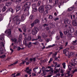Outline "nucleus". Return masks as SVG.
I'll return each mask as SVG.
<instances>
[{"instance_id": "1", "label": "nucleus", "mask_w": 77, "mask_h": 77, "mask_svg": "<svg viewBox=\"0 0 77 77\" xmlns=\"http://www.w3.org/2000/svg\"><path fill=\"white\" fill-rule=\"evenodd\" d=\"M30 5H31V2H27L26 3L24 4L23 7L24 8L23 11L24 12L29 11Z\"/></svg>"}, {"instance_id": "2", "label": "nucleus", "mask_w": 77, "mask_h": 77, "mask_svg": "<svg viewBox=\"0 0 77 77\" xmlns=\"http://www.w3.org/2000/svg\"><path fill=\"white\" fill-rule=\"evenodd\" d=\"M63 53L65 54V55L66 56H68V57H71V56H73L74 55V53L72 52L69 53L68 51H67L66 49H64L63 50Z\"/></svg>"}, {"instance_id": "3", "label": "nucleus", "mask_w": 77, "mask_h": 77, "mask_svg": "<svg viewBox=\"0 0 77 77\" xmlns=\"http://www.w3.org/2000/svg\"><path fill=\"white\" fill-rule=\"evenodd\" d=\"M32 35H35L39 32V28L38 27L35 26L33 30H32Z\"/></svg>"}, {"instance_id": "4", "label": "nucleus", "mask_w": 77, "mask_h": 77, "mask_svg": "<svg viewBox=\"0 0 77 77\" xmlns=\"http://www.w3.org/2000/svg\"><path fill=\"white\" fill-rule=\"evenodd\" d=\"M38 11L41 14L44 12V6L42 5L39 7Z\"/></svg>"}, {"instance_id": "5", "label": "nucleus", "mask_w": 77, "mask_h": 77, "mask_svg": "<svg viewBox=\"0 0 77 77\" xmlns=\"http://www.w3.org/2000/svg\"><path fill=\"white\" fill-rule=\"evenodd\" d=\"M5 33H7L8 36H11V29H7L5 31Z\"/></svg>"}, {"instance_id": "6", "label": "nucleus", "mask_w": 77, "mask_h": 77, "mask_svg": "<svg viewBox=\"0 0 77 77\" xmlns=\"http://www.w3.org/2000/svg\"><path fill=\"white\" fill-rule=\"evenodd\" d=\"M64 22L65 24H69L71 23V20L66 18L64 20Z\"/></svg>"}, {"instance_id": "7", "label": "nucleus", "mask_w": 77, "mask_h": 77, "mask_svg": "<svg viewBox=\"0 0 77 77\" xmlns=\"http://www.w3.org/2000/svg\"><path fill=\"white\" fill-rule=\"evenodd\" d=\"M45 8L47 10H50V9H51L53 8V6L51 5H48L46 6Z\"/></svg>"}, {"instance_id": "8", "label": "nucleus", "mask_w": 77, "mask_h": 77, "mask_svg": "<svg viewBox=\"0 0 77 77\" xmlns=\"http://www.w3.org/2000/svg\"><path fill=\"white\" fill-rule=\"evenodd\" d=\"M33 22L35 24H37L39 23L40 21L38 20V19H37L35 20Z\"/></svg>"}, {"instance_id": "9", "label": "nucleus", "mask_w": 77, "mask_h": 77, "mask_svg": "<svg viewBox=\"0 0 77 77\" xmlns=\"http://www.w3.org/2000/svg\"><path fill=\"white\" fill-rule=\"evenodd\" d=\"M0 41H5V36L4 35L2 34L0 37Z\"/></svg>"}, {"instance_id": "10", "label": "nucleus", "mask_w": 77, "mask_h": 77, "mask_svg": "<svg viewBox=\"0 0 77 77\" xmlns=\"http://www.w3.org/2000/svg\"><path fill=\"white\" fill-rule=\"evenodd\" d=\"M54 72V70H53V68H51L49 69V72L50 74L52 75L53 74V72Z\"/></svg>"}, {"instance_id": "11", "label": "nucleus", "mask_w": 77, "mask_h": 77, "mask_svg": "<svg viewBox=\"0 0 77 77\" xmlns=\"http://www.w3.org/2000/svg\"><path fill=\"white\" fill-rule=\"evenodd\" d=\"M29 60L31 61L30 63H32V62L33 61V62H36V57H34L33 58H29Z\"/></svg>"}, {"instance_id": "12", "label": "nucleus", "mask_w": 77, "mask_h": 77, "mask_svg": "<svg viewBox=\"0 0 77 77\" xmlns=\"http://www.w3.org/2000/svg\"><path fill=\"white\" fill-rule=\"evenodd\" d=\"M72 24L73 26H77V22H76V21L74 20L72 21Z\"/></svg>"}, {"instance_id": "13", "label": "nucleus", "mask_w": 77, "mask_h": 77, "mask_svg": "<svg viewBox=\"0 0 77 77\" xmlns=\"http://www.w3.org/2000/svg\"><path fill=\"white\" fill-rule=\"evenodd\" d=\"M26 19V17L24 15H22L21 16V21H23L24 20Z\"/></svg>"}, {"instance_id": "14", "label": "nucleus", "mask_w": 77, "mask_h": 77, "mask_svg": "<svg viewBox=\"0 0 77 77\" xmlns=\"http://www.w3.org/2000/svg\"><path fill=\"white\" fill-rule=\"evenodd\" d=\"M42 37L44 38H46L47 37V35L44 33H43L42 34Z\"/></svg>"}, {"instance_id": "15", "label": "nucleus", "mask_w": 77, "mask_h": 77, "mask_svg": "<svg viewBox=\"0 0 77 77\" xmlns=\"http://www.w3.org/2000/svg\"><path fill=\"white\" fill-rule=\"evenodd\" d=\"M22 39V35L20 34L19 35V38L18 39V41H19V42H21Z\"/></svg>"}, {"instance_id": "16", "label": "nucleus", "mask_w": 77, "mask_h": 77, "mask_svg": "<svg viewBox=\"0 0 77 77\" xmlns=\"http://www.w3.org/2000/svg\"><path fill=\"white\" fill-rule=\"evenodd\" d=\"M18 15L16 16L13 18V20L14 21H17L18 20Z\"/></svg>"}, {"instance_id": "17", "label": "nucleus", "mask_w": 77, "mask_h": 77, "mask_svg": "<svg viewBox=\"0 0 77 77\" xmlns=\"http://www.w3.org/2000/svg\"><path fill=\"white\" fill-rule=\"evenodd\" d=\"M8 11H10V12H11L12 13H14V10H13V9L11 7H10L8 8Z\"/></svg>"}, {"instance_id": "18", "label": "nucleus", "mask_w": 77, "mask_h": 77, "mask_svg": "<svg viewBox=\"0 0 77 77\" xmlns=\"http://www.w3.org/2000/svg\"><path fill=\"white\" fill-rule=\"evenodd\" d=\"M16 12H18V11L21 10V6H20L18 7H17L16 8Z\"/></svg>"}, {"instance_id": "19", "label": "nucleus", "mask_w": 77, "mask_h": 77, "mask_svg": "<svg viewBox=\"0 0 77 77\" xmlns=\"http://www.w3.org/2000/svg\"><path fill=\"white\" fill-rule=\"evenodd\" d=\"M16 21H17L16 24L17 25H18L19 24H20V23L21 20H20L19 19H18Z\"/></svg>"}, {"instance_id": "20", "label": "nucleus", "mask_w": 77, "mask_h": 77, "mask_svg": "<svg viewBox=\"0 0 77 77\" xmlns=\"http://www.w3.org/2000/svg\"><path fill=\"white\" fill-rule=\"evenodd\" d=\"M27 39L28 41H31V39H32V37L31 36V35H29L28 38H27Z\"/></svg>"}, {"instance_id": "21", "label": "nucleus", "mask_w": 77, "mask_h": 77, "mask_svg": "<svg viewBox=\"0 0 77 77\" xmlns=\"http://www.w3.org/2000/svg\"><path fill=\"white\" fill-rule=\"evenodd\" d=\"M32 46V42H29L28 45V48H30Z\"/></svg>"}, {"instance_id": "22", "label": "nucleus", "mask_w": 77, "mask_h": 77, "mask_svg": "<svg viewBox=\"0 0 77 77\" xmlns=\"http://www.w3.org/2000/svg\"><path fill=\"white\" fill-rule=\"evenodd\" d=\"M63 46L62 45H61L60 47H58L57 48V50H59V51H60V50H62V49H63V47H62Z\"/></svg>"}, {"instance_id": "23", "label": "nucleus", "mask_w": 77, "mask_h": 77, "mask_svg": "<svg viewBox=\"0 0 77 77\" xmlns=\"http://www.w3.org/2000/svg\"><path fill=\"white\" fill-rule=\"evenodd\" d=\"M63 5V2H60L58 4V6L59 7V8H60V6H62Z\"/></svg>"}, {"instance_id": "24", "label": "nucleus", "mask_w": 77, "mask_h": 77, "mask_svg": "<svg viewBox=\"0 0 77 77\" xmlns=\"http://www.w3.org/2000/svg\"><path fill=\"white\" fill-rule=\"evenodd\" d=\"M38 69V66L35 67V68H34L33 69V71H34L35 72V73H36V69Z\"/></svg>"}, {"instance_id": "25", "label": "nucleus", "mask_w": 77, "mask_h": 77, "mask_svg": "<svg viewBox=\"0 0 77 77\" xmlns=\"http://www.w3.org/2000/svg\"><path fill=\"white\" fill-rule=\"evenodd\" d=\"M68 67L69 71H71V69H72V66H70V65L68 66Z\"/></svg>"}, {"instance_id": "26", "label": "nucleus", "mask_w": 77, "mask_h": 77, "mask_svg": "<svg viewBox=\"0 0 77 77\" xmlns=\"http://www.w3.org/2000/svg\"><path fill=\"white\" fill-rule=\"evenodd\" d=\"M13 41L14 42V44H17V43H18V42H17V39L16 38H14L13 39Z\"/></svg>"}, {"instance_id": "27", "label": "nucleus", "mask_w": 77, "mask_h": 77, "mask_svg": "<svg viewBox=\"0 0 77 77\" xmlns=\"http://www.w3.org/2000/svg\"><path fill=\"white\" fill-rule=\"evenodd\" d=\"M22 29H23V32H26V26H23L22 27Z\"/></svg>"}, {"instance_id": "28", "label": "nucleus", "mask_w": 77, "mask_h": 77, "mask_svg": "<svg viewBox=\"0 0 77 77\" xmlns=\"http://www.w3.org/2000/svg\"><path fill=\"white\" fill-rule=\"evenodd\" d=\"M34 15H31L29 17V19H30V20H32V19H33V18H34Z\"/></svg>"}, {"instance_id": "29", "label": "nucleus", "mask_w": 77, "mask_h": 77, "mask_svg": "<svg viewBox=\"0 0 77 77\" xmlns=\"http://www.w3.org/2000/svg\"><path fill=\"white\" fill-rule=\"evenodd\" d=\"M0 45L1 47H5V44L3 42H1L0 43Z\"/></svg>"}, {"instance_id": "30", "label": "nucleus", "mask_w": 77, "mask_h": 77, "mask_svg": "<svg viewBox=\"0 0 77 77\" xmlns=\"http://www.w3.org/2000/svg\"><path fill=\"white\" fill-rule=\"evenodd\" d=\"M76 59H74V58H73L72 59V62L73 63H75L76 61Z\"/></svg>"}, {"instance_id": "31", "label": "nucleus", "mask_w": 77, "mask_h": 77, "mask_svg": "<svg viewBox=\"0 0 77 77\" xmlns=\"http://www.w3.org/2000/svg\"><path fill=\"white\" fill-rule=\"evenodd\" d=\"M6 57V55L4 54L3 55L1 56H0V57L1 58V59H4L5 57Z\"/></svg>"}, {"instance_id": "32", "label": "nucleus", "mask_w": 77, "mask_h": 77, "mask_svg": "<svg viewBox=\"0 0 77 77\" xmlns=\"http://www.w3.org/2000/svg\"><path fill=\"white\" fill-rule=\"evenodd\" d=\"M74 28L72 27L71 28L70 30V32H71V33H73L74 31Z\"/></svg>"}, {"instance_id": "33", "label": "nucleus", "mask_w": 77, "mask_h": 77, "mask_svg": "<svg viewBox=\"0 0 77 77\" xmlns=\"http://www.w3.org/2000/svg\"><path fill=\"white\" fill-rule=\"evenodd\" d=\"M36 4L35 3H34L32 5V9H35V8H36Z\"/></svg>"}, {"instance_id": "34", "label": "nucleus", "mask_w": 77, "mask_h": 77, "mask_svg": "<svg viewBox=\"0 0 77 77\" xmlns=\"http://www.w3.org/2000/svg\"><path fill=\"white\" fill-rule=\"evenodd\" d=\"M27 40H27V38L25 37L24 38V40H23V42H25V43H27Z\"/></svg>"}, {"instance_id": "35", "label": "nucleus", "mask_w": 77, "mask_h": 77, "mask_svg": "<svg viewBox=\"0 0 77 77\" xmlns=\"http://www.w3.org/2000/svg\"><path fill=\"white\" fill-rule=\"evenodd\" d=\"M66 63H62V65L63 66V68L64 69H65V67L66 66L65 65Z\"/></svg>"}, {"instance_id": "36", "label": "nucleus", "mask_w": 77, "mask_h": 77, "mask_svg": "<svg viewBox=\"0 0 77 77\" xmlns=\"http://www.w3.org/2000/svg\"><path fill=\"white\" fill-rule=\"evenodd\" d=\"M67 36L68 38H71V37L72 36V35L70 34L69 33Z\"/></svg>"}, {"instance_id": "37", "label": "nucleus", "mask_w": 77, "mask_h": 77, "mask_svg": "<svg viewBox=\"0 0 77 77\" xmlns=\"http://www.w3.org/2000/svg\"><path fill=\"white\" fill-rule=\"evenodd\" d=\"M35 23L33 22L30 24V26H31V27H33L35 25Z\"/></svg>"}, {"instance_id": "38", "label": "nucleus", "mask_w": 77, "mask_h": 77, "mask_svg": "<svg viewBox=\"0 0 77 77\" xmlns=\"http://www.w3.org/2000/svg\"><path fill=\"white\" fill-rule=\"evenodd\" d=\"M32 44H34V45H38V44H39V42L38 41H36L34 43H33Z\"/></svg>"}, {"instance_id": "39", "label": "nucleus", "mask_w": 77, "mask_h": 77, "mask_svg": "<svg viewBox=\"0 0 77 77\" xmlns=\"http://www.w3.org/2000/svg\"><path fill=\"white\" fill-rule=\"evenodd\" d=\"M77 40H75V41H73L72 42V44L73 45H76V42H77Z\"/></svg>"}, {"instance_id": "40", "label": "nucleus", "mask_w": 77, "mask_h": 77, "mask_svg": "<svg viewBox=\"0 0 77 77\" xmlns=\"http://www.w3.org/2000/svg\"><path fill=\"white\" fill-rule=\"evenodd\" d=\"M73 9V8L72 7H70L68 8V11L69 12H70V11H72V9Z\"/></svg>"}, {"instance_id": "41", "label": "nucleus", "mask_w": 77, "mask_h": 77, "mask_svg": "<svg viewBox=\"0 0 77 77\" xmlns=\"http://www.w3.org/2000/svg\"><path fill=\"white\" fill-rule=\"evenodd\" d=\"M53 60V59L52 58H51L50 59L49 61H48L49 63H51V62H52Z\"/></svg>"}, {"instance_id": "42", "label": "nucleus", "mask_w": 77, "mask_h": 77, "mask_svg": "<svg viewBox=\"0 0 77 77\" xmlns=\"http://www.w3.org/2000/svg\"><path fill=\"white\" fill-rule=\"evenodd\" d=\"M49 17H48V19H50V20H51V19H52V18H53V16H52V15H49Z\"/></svg>"}, {"instance_id": "43", "label": "nucleus", "mask_w": 77, "mask_h": 77, "mask_svg": "<svg viewBox=\"0 0 77 77\" xmlns=\"http://www.w3.org/2000/svg\"><path fill=\"white\" fill-rule=\"evenodd\" d=\"M48 24L45 23L44 24H43V27H48Z\"/></svg>"}, {"instance_id": "44", "label": "nucleus", "mask_w": 77, "mask_h": 77, "mask_svg": "<svg viewBox=\"0 0 77 77\" xmlns=\"http://www.w3.org/2000/svg\"><path fill=\"white\" fill-rule=\"evenodd\" d=\"M6 8L5 7H4L2 8L3 12H5L6 11Z\"/></svg>"}, {"instance_id": "45", "label": "nucleus", "mask_w": 77, "mask_h": 77, "mask_svg": "<svg viewBox=\"0 0 77 77\" xmlns=\"http://www.w3.org/2000/svg\"><path fill=\"white\" fill-rule=\"evenodd\" d=\"M49 24H50L51 26L52 27H54L55 26L54 24L51 23H49Z\"/></svg>"}, {"instance_id": "46", "label": "nucleus", "mask_w": 77, "mask_h": 77, "mask_svg": "<svg viewBox=\"0 0 77 77\" xmlns=\"http://www.w3.org/2000/svg\"><path fill=\"white\" fill-rule=\"evenodd\" d=\"M42 71L43 72L45 71V68L44 67H42Z\"/></svg>"}, {"instance_id": "47", "label": "nucleus", "mask_w": 77, "mask_h": 77, "mask_svg": "<svg viewBox=\"0 0 77 77\" xmlns=\"http://www.w3.org/2000/svg\"><path fill=\"white\" fill-rule=\"evenodd\" d=\"M41 1H39L38 2V6L41 5Z\"/></svg>"}, {"instance_id": "48", "label": "nucleus", "mask_w": 77, "mask_h": 77, "mask_svg": "<svg viewBox=\"0 0 77 77\" xmlns=\"http://www.w3.org/2000/svg\"><path fill=\"white\" fill-rule=\"evenodd\" d=\"M63 33L64 35H66L68 34V31H66L63 32Z\"/></svg>"}, {"instance_id": "49", "label": "nucleus", "mask_w": 77, "mask_h": 77, "mask_svg": "<svg viewBox=\"0 0 77 77\" xmlns=\"http://www.w3.org/2000/svg\"><path fill=\"white\" fill-rule=\"evenodd\" d=\"M77 69H74V70L72 71V72L73 74H74V72H77Z\"/></svg>"}, {"instance_id": "50", "label": "nucleus", "mask_w": 77, "mask_h": 77, "mask_svg": "<svg viewBox=\"0 0 77 77\" xmlns=\"http://www.w3.org/2000/svg\"><path fill=\"white\" fill-rule=\"evenodd\" d=\"M59 72V70L57 69H56V71H54V73H57L58 72Z\"/></svg>"}, {"instance_id": "51", "label": "nucleus", "mask_w": 77, "mask_h": 77, "mask_svg": "<svg viewBox=\"0 0 77 77\" xmlns=\"http://www.w3.org/2000/svg\"><path fill=\"white\" fill-rule=\"evenodd\" d=\"M49 41H50L49 38H46L45 39V41L46 42H49Z\"/></svg>"}, {"instance_id": "52", "label": "nucleus", "mask_w": 77, "mask_h": 77, "mask_svg": "<svg viewBox=\"0 0 77 77\" xmlns=\"http://www.w3.org/2000/svg\"><path fill=\"white\" fill-rule=\"evenodd\" d=\"M3 51V49L2 46H0V51Z\"/></svg>"}, {"instance_id": "53", "label": "nucleus", "mask_w": 77, "mask_h": 77, "mask_svg": "<svg viewBox=\"0 0 77 77\" xmlns=\"http://www.w3.org/2000/svg\"><path fill=\"white\" fill-rule=\"evenodd\" d=\"M20 75V73H17V74L16 75H14L13 76V77H18V76H19V75Z\"/></svg>"}, {"instance_id": "54", "label": "nucleus", "mask_w": 77, "mask_h": 77, "mask_svg": "<svg viewBox=\"0 0 77 77\" xmlns=\"http://www.w3.org/2000/svg\"><path fill=\"white\" fill-rule=\"evenodd\" d=\"M33 9H34V12H35L38 11V10L37 9V8H36V7L35 8H33Z\"/></svg>"}, {"instance_id": "55", "label": "nucleus", "mask_w": 77, "mask_h": 77, "mask_svg": "<svg viewBox=\"0 0 77 77\" xmlns=\"http://www.w3.org/2000/svg\"><path fill=\"white\" fill-rule=\"evenodd\" d=\"M43 75H46V71L43 72Z\"/></svg>"}, {"instance_id": "56", "label": "nucleus", "mask_w": 77, "mask_h": 77, "mask_svg": "<svg viewBox=\"0 0 77 77\" xmlns=\"http://www.w3.org/2000/svg\"><path fill=\"white\" fill-rule=\"evenodd\" d=\"M60 36H63V34L61 31L60 32Z\"/></svg>"}, {"instance_id": "57", "label": "nucleus", "mask_w": 77, "mask_h": 77, "mask_svg": "<svg viewBox=\"0 0 77 77\" xmlns=\"http://www.w3.org/2000/svg\"><path fill=\"white\" fill-rule=\"evenodd\" d=\"M45 14H48V10H46L44 12Z\"/></svg>"}, {"instance_id": "58", "label": "nucleus", "mask_w": 77, "mask_h": 77, "mask_svg": "<svg viewBox=\"0 0 77 77\" xmlns=\"http://www.w3.org/2000/svg\"><path fill=\"white\" fill-rule=\"evenodd\" d=\"M30 62V61L28 60V62H26V65H28L30 64V62Z\"/></svg>"}, {"instance_id": "59", "label": "nucleus", "mask_w": 77, "mask_h": 77, "mask_svg": "<svg viewBox=\"0 0 77 77\" xmlns=\"http://www.w3.org/2000/svg\"><path fill=\"white\" fill-rule=\"evenodd\" d=\"M46 29L47 31H48L50 30V28H49V26H48L46 27Z\"/></svg>"}, {"instance_id": "60", "label": "nucleus", "mask_w": 77, "mask_h": 77, "mask_svg": "<svg viewBox=\"0 0 77 77\" xmlns=\"http://www.w3.org/2000/svg\"><path fill=\"white\" fill-rule=\"evenodd\" d=\"M29 69V67H26V70H24L25 72H27V71H28Z\"/></svg>"}, {"instance_id": "61", "label": "nucleus", "mask_w": 77, "mask_h": 77, "mask_svg": "<svg viewBox=\"0 0 77 77\" xmlns=\"http://www.w3.org/2000/svg\"><path fill=\"white\" fill-rule=\"evenodd\" d=\"M57 40H59L60 39V36H57V37H56Z\"/></svg>"}, {"instance_id": "62", "label": "nucleus", "mask_w": 77, "mask_h": 77, "mask_svg": "<svg viewBox=\"0 0 77 77\" xmlns=\"http://www.w3.org/2000/svg\"><path fill=\"white\" fill-rule=\"evenodd\" d=\"M59 19L58 17H57L54 19V21H57V20H59Z\"/></svg>"}, {"instance_id": "63", "label": "nucleus", "mask_w": 77, "mask_h": 77, "mask_svg": "<svg viewBox=\"0 0 77 77\" xmlns=\"http://www.w3.org/2000/svg\"><path fill=\"white\" fill-rule=\"evenodd\" d=\"M7 4L8 5H11L12 4V2H8Z\"/></svg>"}, {"instance_id": "64", "label": "nucleus", "mask_w": 77, "mask_h": 77, "mask_svg": "<svg viewBox=\"0 0 77 77\" xmlns=\"http://www.w3.org/2000/svg\"><path fill=\"white\" fill-rule=\"evenodd\" d=\"M52 76V75L51 74L47 76H44V77H51Z\"/></svg>"}]
</instances>
